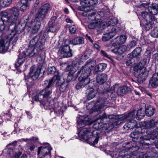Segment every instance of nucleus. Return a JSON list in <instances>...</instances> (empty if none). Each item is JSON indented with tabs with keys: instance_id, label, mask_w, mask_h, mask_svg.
<instances>
[{
	"instance_id": "obj_1",
	"label": "nucleus",
	"mask_w": 158,
	"mask_h": 158,
	"mask_svg": "<svg viewBox=\"0 0 158 158\" xmlns=\"http://www.w3.org/2000/svg\"><path fill=\"white\" fill-rule=\"evenodd\" d=\"M81 1L80 4L81 8L80 10L83 11L82 15L84 16H87L90 20H93L99 19L100 17H102L106 14L103 11H99L93 10V6L98 3V0H79Z\"/></svg>"
},
{
	"instance_id": "obj_2",
	"label": "nucleus",
	"mask_w": 158,
	"mask_h": 158,
	"mask_svg": "<svg viewBox=\"0 0 158 158\" xmlns=\"http://www.w3.org/2000/svg\"><path fill=\"white\" fill-rule=\"evenodd\" d=\"M127 148L131 152V154L129 155L127 152L123 150L119 153V155L122 157V158H153L155 155L153 152H141L138 153L137 151L139 149V147L135 144L134 145L127 146Z\"/></svg>"
},
{
	"instance_id": "obj_3",
	"label": "nucleus",
	"mask_w": 158,
	"mask_h": 158,
	"mask_svg": "<svg viewBox=\"0 0 158 158\" xmlns=\"http://www.w3.org/2000/svg\"><path fill=\"white\" fill-rule=\"evenodd\" d=\"M19 15V10L16 7L13 17V18L15 19L9 24L8 27V29L10 30L11 32H14L19 35L20 34L24 35L25 34V29L27 30V29H26L25 24L24 22L23 23V20L21 21V23L16 24Z\"/></svg>"
},
{
	"instance_id": "obj_4",
	"label": "nucleus",
	"mask_w": 158,
	"mask_h": 158,
	"mask_svg": "<svg viewBox=\"0 0 158 158\" xmlns=\"http://www.w3.org/2000/svg\"><path fill=\"white\" fill-rule=\"evenodd\" d=\"M30 18L29 16L26 15L23 17V22L26 25V29L27 32L31 31L33 34L37 32L40 27L41 23L40 21H37Z\"/></svg>"
},
{
	"instance_id": "obj_5",
	"label": "nucleus",
	"mask_w": 158,
	"mask_h": 158,
	"mask_svg": "<svg viewBox=\"0 0 158 158\" xmlns=\"http://www.w3.org/2000/svg\"><path fill=\"white\" fill-rule=\"evenodd\" d=\"M52 93V89L44 88L40 91L32 99L33 101L39 102L44 105L50 98V95Z\"/></svg>"
},
{
	"instance_id": "obj_6",
	"label": "nucleus",
	"mask_w": 158,
	"mask_h": 158,
	"mask_svg": "<svg viewBox=\"0 0 158 158\" xmlns=\"http://www.w3.org/2000/svg\"><path fill=\"white\" fill-rule=\"evenodd\" d=\"M15 7H13L10 9L9 12L8 13L6 12H3L2 13V17L0 19V28L1 29H5L6 26H5V23H8L9 24L11 22H13L15 19L13 18L15 12Z\"/></svg>"
},
{
	"instance_id": "obj_7",
	"label": "nucleus",
	"mask_w": 158,
	"mask_h": 158,
	"mask_svg": "<svg viewBox=\"0 0 158 158\" xmlns=\"http://www.w3.org/2000/svg\"><path fill=\"white\" fill-rule=\"evenodd\" d=\"M44 72L45 70L43 69V67L41 66H39L37 68L32 66L30 69L29 72L30 77H28L27 76H25V81L27 82H29L32 80H35L37 79L40 75L41 77L43 75Z\"/></svg>"
},
{
	"instance_id": "obj_8",
	"label": "nucleus",
	"mask_w": 158,
	"mask_h": 158,
	"mask_svg": "<svg viewBox=\"0 0 158 158\" xmlns=\"http://www.w3.org/2000/svg\"><path fill=\"white\" fill-rule=\"evenodd\" d=\"M98 130H94L92 128H83L78 133L79 137L85 140H88L93 136L96 137L99 134Z\"/></svg>"
},
{
	"instance_id": "obj_9",
	"label": "nucleus",
	"mask_w": 158,
	"mask_h": 158,
	"mask_svg": "<svg viewBox=\"0 0 158 158\" xmlns=\"http://www.w3.org/2000/svg\"><path fill=\"white\" fill-rule=\"evenodd\" d=\"M70 44V40L66 39L60 47L59 52L64 57L68 58L73 56L72 50L70 49L69 46Z\"/></svg>"
},
{
	"instance_id": "obj_10",
	"label": "nucleus",
	"mask_w": 158,
	"mask_h": 158,
	"mask_svg": "<svg viewBox=\"0 0 158 158\" xmlns=\"http://www.w3.org/2000/svg\"><path fill=\"white\" fill-rule=\"evenodd\" d=\"M108 127L104 126V124L100 122L99 119L94 123L93 126V128L95 129L94 130H98L100 132L99 134H101L103 135L104 133H108L110 131L114 128V126L111 124L108 125Z\"/></svg>"
},
{
	"instance_id": "obj_11",
	"label": "nucleus",
	"mask_w": 158,
	"mask_h": 158,
	"mask_svg": "<svg viewBox=\"0 0 158 158\" xmlns=\"http://www.w3.org/2000/svg\"><path fill=\"white\" fill-rule=\"evenodd\" d=\"M152 135V133L148 131L147 135H145L140 137V144H142V146L143 145H148L153 143L155 144L156 146L158 149V141L156 142L155 140L157 137L153 139H151V136Z\"/></svg>"
},
{
	"instance_id": "obj_12",
	"label": "nucleus",
	"mask_w": 158,
	"mask_h": 158,
	"mask_svg": "<svg viewBox=\"0 0 158 158\" xmlns=\"http://www.w3.org/2000/svg\"><path fill=\"white\" fill-rule=\"evenodd\" d=\"M94 67V65L92 64L91 61L87 62L81 67L80 70L77 72V73L81 74L80 76L88 77L91 73V68Z\"/></svg>"
},
{
	"instance_id": "obj_13",
	"label": "nucleus",
	"mask_w": 158,
	"mask_h": 158,
	"mask_svg": "<svg viewBox=\"0 0 158 158\" xmlns=\"http://www.w3.org/2000/svg\"><path fill=\"white\" fill-rule=\"evenodd\" d=\"M49 4L46 3L41 6L38 10L36 14V19L42 20L45 17L49 9Z\"/></svg>"
},
{
	"instance_id": "obj_14",
	"label": "nucleus",
	"mask_w": 158,
	"mask_h": 158,
	"mask_svg": "<svg viewBox=\"0 0 158 158\" xmlns=\"http://www.w3.org/2000/svg\"><path fill=\"white\" fill-rule=\"evenodd\" d=\"M106 26L105 23L102 22L101 20H99L98 21L95 23H92L88 25V27L90 29L95 28L98 34L102 32Z\"/></svg>"
},
{
	"instance_id": "obj_15",
	"label": "nucleus",
	"mask_w": 158,
	"mask_h": 158,
	"mask_svg": "<svg viewBox=\"0 0 158 158\" xmlns=\"http://www.w3.org/2000/svg\"><path fill=\"white\" fill-rule=\"evenodd\" d=\"M80 118H77V127L78 128H81V126L83 125H89L92 123V121L91 117L87 115L84 116L80 115Z\"/></svg>"
},
{
	"instance_id": "obj_16",
	"label": "nucleus",
	"mask_w": 158,
	"mask_h": 158,
	"mask_svg": "<svg viewBox=\"0 0 158 158\" xmlns=\"http://www.w3.org/2000/svg\"><path fill=\"white\" fill-rule=\"evenodd\" d=\"M135 114L133 112H131L127 115H125L124 116H122V115H119L118 116V119L117 121L114 122L113 124L111 123L110 124L113 125L114 127L115 126L120 125L127 120H130L131 118Z\"/></svg>"
},
{
	"instance_id": "obj_17",
	"label": "nucleus",
	"mask_w": 158,
	"mask_h": 158,
	"mask_svg": "<svg viewBox=\"0 0 158 158\" xmlns=\"http://www.w3.org/2000/svg\"><path fill=\"white\" fill-rule=\"evenodd\" d=\"M48 145L45 147H40L38 148L37 155L43 154L42 157H45L46 156H47L46 158H50L51 156V151L52 148L49 144L46 143Z\"/></svg>"
},
{
	"instance_id": "obj_18",
	"label": "nucleus",
	"mask_w": 158,
	"mask_h": 158,
	"mask_svg": "<svg viewBox=\"0 0 158 158\" xmlns=\"http://www.w3.org/2000/svg\"><path fill=\"white\" fill-rule=\"evenodd\" d=\"M79 82L76 86V88L79 89L81 88L85 87L87 88L90 83V79L88 77L80 76L79 78Z\"/></svg>"
},
{
	"instance_id": "obj_19",
	"label": "nucleus",
	"mask_w": 158,
	"mask_h": 158,
	"mask_svg": "<svg viewBox=\"0 0 158 158\" xmlns=\"http://www.w3.org/2000/svg\"><path fill=\"white\" fill-rule=\"evenodd\" d=\"M112 105L109 102L103 99L102 98H99L94 104L96 109H102L105 107L106 108L110 107Z\"/></svg>"
},
{
	"instance_id": "obj_20",
	"label": "nucleus",
	"mask_w": 158,
	"mask_h": 158,
	"mask_svg": "<svg viewBox=\"0 0 158 158\" xmlns=\"http://www.w3.org/2000/svg\"><path fill=\"white\" fill-rule=\"evenodd\" d=\"M23 54H24L25 55L28 56L29 57H35L36 58H39V60H42L40 53H39V50L37 49L36 48H34L32 49H28L26 52H23Z\"/></svg>"
},
{
	"instance_id": "obj_21",
	"label": "nucleus",
	"mask_w": 158,
	"mask_h": 158,
	"mask_svg": "<svg viewBox=\"0 0 158 158\" xmlns=\"http://www.w3.org/2000/svg\"><path fill=\"white\" fill-rule=\"evenodd\" d=\"M142 133L141 131V129L140 128H136L135 131L131 132L130 134V137L133 138V142H130L126 143L127 145H130L131 146L134 145L135 144V142H136L139 138L138 135Z\"/></svg>"
},
{
	"instance_id": "obj_22",
	"label": "nucleus",
	"mask_w": 158,
	"mask_h": 158,
	"mask_svg": "<svg viewBox=\"0 0 158 158\" xmlns=\"http://www.w3.org/2000/svg\"><path fill=\"white\" fill-rule=\"evenodd\" d=\"M149 84L153 88L158 86V73H155L152 75L150 78Z\"/></svg>"
},
{
	"instance_id": "obj_23",
	"label": "nucleus",
	"mask_w": 158,
	"mask_h": 158,
	"mask_svg": "<svg viewBox=\"0 0 158 158\" xmlns=\"http://www.w3.org/2000/svg\"><path fill=\"white\" fill-rule=\"evenodd\" d=\"M10 46V43L5 40H0V53H5L8 49Z\"/></svg>"
},
{
	"instance_id": "obj_24",
	"label": "nucleus",
	"mask_w": 158,
	"mask_h": 158,
	"mask_svg": "<svg viewBox=\"0 0 158 158\" xmlns=\"http://www.w3.org/2000/svg\"><path fill=\"white\" fill-rule=\"evenodd\" d=\"M131 90L130 87L127 86L119 87L117 90V94L120 96H123Z\"/></svg>"
},
{
	"instance_id": "obj_25",
	"label": "nucleus",
	"mask_w": 158,
	"mask_h": 158,
	"mask_svg": "<svg viewBox=\"0 0 158 158\" xmlns=\"http://www.w3.org/2000/svg\"><path fill=\"white\" fill-rule=\"evenodd\" d=\"M19 35H18L14 32H11L7 36V39L9 41L8 42L12 43L13 45H15L18 39V37Z\"/></svg>"
},
{
	"instance_id": "obj_26",
	"label": "nucleus",
	"mask_w": 158,
	"mask_h": 158,
	"mask_svg": "<svg viewBox=\"0 0 158 158\" xmlns=\"http://www.w3.org/2000/svg\"><path fill=\"white\" fill-rule=\"evenodd\" d=\"M127 38L126 35H123L117 37L115 38V42L113 43V46H114L123 44L125 42Z\"/></svg>"
},
{
	"instance_id": "obj_27",
	"label": "nucleus",
	"mask_w": 158,
	"mask_h": 158,
	"mask_svg": "<svg viewBox=\"0 0 158 158\" xmlns=\"http://www.w3.org/2000/svg\"><path fill=\"white\" fill-rule=\"evenodd\" d=\"M107 76L105 73L98 74L96 77V81L97 83L102 85L107 81Z\"/></svg>"
},
{
	"instance_id": "obj_28",
	"label": "nucleus",
	"mask_w": 158,
	"mask_h": 158,
	"mask_svg": "<svg viewBox=\"0 0 158 158\" xmlns=\"http://www.w3.org/2000/svg\"><path fill=\"white\" fill-rule=\"evenodd\" d=\"M59 77L57 76H54L51 79L46 80L44 81V86L45 88L52 89L51 87L55 82L56 79H58Z\"/></svg>"
},
{
	"instance_id": "obj_29",
	"label": "nucleus",
	"mask_w": 158,
	"mask_h": 158,
	"mask_svg": "<svg viewBox=\"0 0 158 158\" xmlns=\"http://www.w3.org/2000/svg\"><path fill=\"white\" fill-rule=\"evenodd\" d=\"M141 51V48L137 47L130 54V56L132 58H136V60L138 61L139 60V56L140 55Z\"/></svg>"
},
{
	"instance_id": "obj_30",
	"label": "nucleus",
	"mask_w": 158,
	"mask_h": 158,
	"mask_svg": "<svg viewBox=\"0 0 158 158\" xmlns=\"http://www.w3.org/2000/svg\"><path fill=\"white\" fill-rule=\"evenodd\" d=\"M141 14L143 18L146 21H150V20H156V18L152 14L150 15L148 12L146 11H143L141 12Z\"/></svg>"
},
{
	"instance_id": "obj_31",
	"label": "nucleus",
	"mask_w": 158,
	"mask_h": 158,
	"mask_svg": "<svg viewBox=\"0 0 158 158\" xmlns=\"http://www.w3.org/2000/svg\"><path fill=\"white\" fill-rule=\"evenodd\" d=\"M156 21V20H151L150 21H146V23L145 24L143 23L142 21H140V24L142 26L144 27L146 30L148 31L152 27L154 22Z\"/></svg>"
},
{
	"instance_id": "obj_32",
	"label": "nucleus",
	"mask_w": 158,
	"mask_h": 158,
	"mask_svg": "<svg viewBox=\"0 0 158 158\" xmlns=\"http://www.w3.org/2000/svg\"><path fill=\"white\" fill-rule=\"evenodd\" d=\"M107 67V64L105 63H100L97 65L94 71V74H97L99 72L103 71Z\"/></svg>"
},
{
	"instance_id": "obj_33",
	"label": "nucleus",
	"mask_w": 158,
	"mask_h": 158,
	"mask_svg": "<svg viewBox=\"0 0 158 158\" xmlns=\"http://www.w3.org/2000/svg\"><path fill=\"white\" fill-rule=\"evenodd\" d=\"M99 120L100 122L104 124V126L108 127V125L111 123L109 122V118H108L107 116L105 113L102 114L101 116H99Z\"/></svg>"
},
{
	"instance_id": "obj_34",
	"label": "nucleus",
	"mask_w": 158,
	"mask_h": 158,
	"mask_svg": "<svg viewBox=\"0 0 158 158\" xmlns=\"http://www.w3.org/2000/svg\"><path fill=\"white\" fill-rule=\"evenodd\" d=\"M86 93L87 96V99L88 100H90L94 98L95 96L94 89L92 87L89 88V86L87 87Z\"/></svg>"
},
{
	"instance_id": "obj_35",
	"label": "nucleus",
	"mask_w": 158,
	"mask_h": 158,
	"mask_svg": "<svg viewBox=\"0 0 158 158\" xmlns=\"http://www.w3.org/2000/svg\"><path fill=\"white\" fill-rule=\"evenodd\" d=\"M148 11L153 15H157L158 13L157 4L156 3H152L151 6L148 8Z\"/></svg>"
},
{
	"instance_id": "obj_36",
	"label": "nucleus",
	"mask_w": 158,
	"mask_h": 158,
	"mask_svg": "<svg viewBox=\"0 0 158 158\" xmlns=\"http://www.w3.org/2000/svg\"><path fill=\"white\" fill-rule=\"evenodd\" d=\"M137 123L135 120L131 119L125 124L123 127L126 129V128L129 129H132L137 126Z\"/></svg>"
},
{
	"instance_id": "obj_37",
	"label": "nucleus",
	"mask_w": 158,
	"mask_h": 158,
	"mask_svg": "<svg viewBox=\"0 0 158 158\" xmlns=\"http://www.w3.org/2000/svg\"><path fill=\"white\" fill-rule=\"evenodd\" d=\"M110 30L109 32L110 34L112 36V37H113L117 34L120 32L121 30L120 27L117 26L110 27Z\"/></svg>"
},
{
	"instance_id": "obj_38",
	"label": "nucleus",
	"mask_w": 158,
	"mask_h": 158,
	"mask_svg": "<svg viewBox=\"0 0 158 158\" xmlns=\"http://www.w3.org/2000/svg\"><path fill=\"white\" fill-rule=\"evenodd\" d=\"M40 38V35H38L33 37L30 42L29 47H32L37 44Z\"/></svg>"
},
{
	"instance_id": "obj_39",
	"label": "nucleus",
	"mask_w": 158,
	"mask_h": 158,
	"mask_svg": "<svg viewBox=\"0 0 158 158\" xmlns=\"http://www.w3.org/2000/svg\"><path fill=\"white\" fill-rule=\"evenodd\" d=\"M23 54V56H22V55L21 54H20L19 55L17 61L15 64V66L16 68H17L21 65L24 61L26 56L24 54Z\"/></svg>"
},
{
	"instance_id": "obj_40",
	"label": "nucleus",
	"mask_w": 158,
	"mask_h": 158,
	"mask_svg": "<svg viewBox=\"0 0 158 158\" xmlns=\"http://www.w3.org/2000/svg\"><path fill=\"white\" fill-rule=\"evenodd\" d=\"M138 75V78L141 81H144L148 77V72L146 70H142Z\"/></svg>"
},
{
	"instance_id": "obj_41",
	"label": "nucleus",
	"mask_w": 158,
	"mask_h": 158,
	"mask_svg": "<svg viewBox=\"0 0 158 158\" xmlns=\"http://www.w3.org/2000/svg\"><path fill=\"white\" fill-rule=\"evenodd\" d=\"M72 42L75 45H80L84 44V39L82 37H76L72 40Z\"/></svg>"
},
{
	"instance_id": "obj_42",
	"label": "nucleus",
	"mask_w": 158,
	"mask_h": 158,
	"mask_svg": "<svg viewBox=\"0 0 158 158\" xmlns=\"http://www.w3.org/2000/svg\"><path fill=\"white\" fill-rule=\"evenodd\" d=\"M154 119H152L148 121L144 122L142 124L145 128H148L154 127Z\"/></svg>"
},
{
	"instance_id": "obj_43",
	"label": "nucleus",
	"mask_w": 158,
	"mask_h": 158,
	"mask_svg": "<svg viewBox=\"0 0 158 158\" xmlns=\"http://www.w3.org/2000/svg\"><path fill=\"white\" fill-rule=\"evenodd\" d=\"M48 74H55V75H58V72L54 66H50L48 67Z\"/></svg>"
},
{
	"instance_id": "obj_44",
	"label": "nucleus",
	"mask_w": 158,
	"mask_h": 158,
	"mask_svg": "<svg viewBox=\"0 0 158 158\" xmlns=\"http://www.w3.org/2000/svg\"><path fill=\"white\" fill-rule=\"evenodd\" d=\"M12 2V0H0V5L2 7L9 6Z\"/></svg>"
},
{
	"instance_id": "obj_45",
	"label": "nucleus",
	"mask_w": 158,
	"mask_h": 158,
	"mask_svg": "<svg viewBox=\"0 0 158 158\" xmlns=\"http://www.w3.org/2000/svg\"><path fill=\"white\" fill-rule=\"evenodd\" d=\"M27 1V0H21V2L23 3V4L21 6V11H24L28 9L29 6Z\"/></svg>"
},
{
	"instance_id": "obj_46",
	"label": "nucleus",
	"mask_w": 158,
	"mask_h": 158,
	"mask_svg": "<svg viewBox=\"0 0 158 158\" xmlns=\"http://www.w3.org/2000/svg\"><path fill=\"white\" fill-rule=\"evenodd\" d=\"M118 22L117 19L114 18L110 19L107 23V25L108 26H114Z\"/></svg>"
},
{
	"instance_id": "obj_47",
	"label": "nucleus",
	"mask_w": 158,
	"mask_h": 158,
	"mask_svg": "<svg viewBox=\"0 0 158 158\" xmlns=\"http://www.w3.org/2000/svg\"><path fill=\"white\" fill-rule=\"evenodd\" d=\"M49 31L52 32H55L59 29V25H49Z\"/></svg>"
},
{
	"instance_id": "obj_48",
	"label": "nucleus",
	"mask_w": 158,
	"mask_h": 158,
	"mask_svg": "<svg viewBox=\"0 0 158 158\" xmlns=\"http://www.w3.org/2000/svg\"><path fill=\"white\" fill-rule=\"evenodd\" d=\"M112 37L110 33L108 32L103 35L102 39L103 41H106L109 40Z\"/></svg>"
},
{
	"instance_id": "obj_49",
	"label": "nucleus",
	"mask_w": 158,
	"mask_h": 158,
	"mask_svg": "<svg viewBox=\"0 0 158 158\" xmlns=\"http://www.w3.org/2000/svg\"><path fill=\"white\" fill-rule=\"evenodd\" d=\"M54 76H57L59 77V78L58 79H56V80H57V81L56 84V87H60L62 85H63L65 82L64 80H61L60 77L59 75H55Z\"/></svg>"
},
{
	"instance_id": "obj_50",
	"label": "nucleus",
	"mask_w": 158,
	"mask_h": 158,
	"mask_svg": "<svg viewBox=\"0 0 158 158\" xmlns=\"http://www.w3.org/2000/svg\"><path fill=\"white\" fill-rule=\"evenodd\" d=\"M124 47H121L118 48H116L111 50V51L116 54H122L124 52V51L122 50L123 48Z\"/></svg>"
},
{
	"instance_id": "obj_51",
	"label": "nucleus",
	"mask_w": 158,
	"mask_h": 158,
	"mask_svg": "<svg viewBox=\"0 0 158 158\" xmlns=\"http://www.w3.org/2000/svg\"><path fill=\"white\" fill-rule=\"evenodd\" d=\"M57 22L56 18V17H53L51 18L49 23V25H59Z\"/></svg>"
},
{
	"instance_id": "obj_52",
	"label": "nucleus",
	"mask_w": 158,
	"mask_h": 158,
	"mask_svg": "<svg viewBox=\"0 0 158 158\" xmlns=\"http://www.w3.org/2000/svg\"><path fill=\"white\" fill-rule=\"evenodd\" d=\"M142 109H138L136 112V115L137 117L140 119L142 118L144 116V113Z\"/></svg>"
},
{
	"instance_id": "obj_53",
	"label": "nucleus",
	"mask_w": 158,
	"mask_h": 158,
	"mask_svg": "<svg viewBox=\"0 0 158 158\" xmlns=\"http://www.w3.org/2000/svg\"><path fill=\"white\" fill-rule=\"evenodd\" d=\"M151 36L154 38H158V27H155L151 32Z\"/></svg>"
},
{
	"instance_id": "obj_54",
	"label": "nucleus",
	"mask_w": 158,
	"mask_h": 158,
	"mask_svg": "<svg viewBox=\"0 0 158 158\" xmlns=\"http://www.w3.org/2000/svg\"><path fill=\"white\" fill-rule=\"evenodd\" d=\"M147 63V60L146 59H144L141 60L140 62L138 64L140 67H142V70H145L146 69V67H144V66Z\"/></svg>"
},
{
	"instance_id": "obj_55",
	"label": "nucleus",
	"mask_w": 158,
	"mask_h": 158,
	"mask_svg": "<svg viewBox=\"0 0 158 158\" xmlns=\"http://www.w3.org/2000/svg\"><path fill=\"white\" fill-rule=\"evenodd\" d=\"M145 113L148 116H151L154 114V109H145Z\"/></svg>"
},
{
	"instance_id": "obj_56",
	"label": "nucleus",
	"mask_w": 158,
	"mask_h": 158,
	"mask_svg": "<svg viewBox=\"0 0 158 158\" xmlns=\"http://www.w3.org/2000/svg\"><path fill=\"white\" fill-rule=\"evenodd\" d=\"M68 84L65 82L64 84L59 87V90L61 92H63L66 89L68 86Z\"/></svg>"
},
{
	"instance_id": "obj_57",
	"label": "nucleus",
	"mask_w": 158,
	"mask_h": 158,
	"mask_svg": "<svg viewBox=\"0 0 158 158\" xmlns=\"http://www.w3.org/2000/svg\"><path fill=\"white\" fill-rule=\"evenodd\" d=\"M70 32L71 34H74L76 30V27L74 25H71L69 27Z\"/></svg>"
},
{
	"instance_id": "obj_58",
	"label": "nucleus",
	"mask_w": 158,
	"mask_h": 158,
	"mask_svg": "<svg viewBox=\"0 0 158 158\" xmlns=\"http://www.w3.org/2000/svg\"><path fill=\"white\" fill-rule=\"evenodd\" d=\"M39 44L38 48H36L37 49L39 50V53H40V52L41 50H42L44 48V42H41L40 43H38Z\"/></svg>"
},
{
	"instance_id": "obj_59",
	"label": "nucleus",
	"mask_w": 158,
	"mask_h": 158,
	"mask_svg": "<svg viewBox=\"0 0 158 158\" xmlns=\"http://www.w3.org/2000/svg\"><path fill=\"white\" fill-rule=\"evenodd\" d=\"M116 85V84H115L111 87L106 89V92H111V93L114 92L115 90V86Z\"/></svg>"
},
{
	"instance_id": "obj_60",
	"label": "nucleus",
	"mask_w": 158,
	"mask_h": 158,
	"mask_svg": "<svg viewBox=\"0 0 158 158\" xmlns=\"http://www.w3.org/2000/svg\"><path fill=\"white\" fill-rule=\"evenodd\" d=\"M136 44V42L135 40H133L131 42L130 44L128 45L127 47L129 48H132Z\"/></svg>"
},
{
	"instance_id": "obj_61",
	"label": "nucleus",
	"mask_w": 158,
	"mask_h": 158,
	"mask_svg": "<svg viewBox=\"0 0 158 158\" xmlns=\"http://www.w3.org/2000/svg\"><path fill=\"white\" fill-rule=\"evenodd\" d=\"M53 110L55 113H56V114L58 116L63 115V110H62V109H53Z\"/></svg>"
},
{
	"instance_id": "obj_62",
	"label": "nucleus",
	"mask_w": 158,
	"mask_h": 158,
	"mask_svg": "<svg viewBox=\"0 0 158 158\" xmlns=\"http://www.w3.org/2000/svg\"><path fill=\"white\" fill-rule=\"evenodd\" d=\"M149 3L146 2H145L144 3H141L140 6L141 7H144V8H148H148L150 7V6H149Z\"/></svg>"
},
{
	"instance_id": "obj_63",
	"label": "nucleus",
	"mask_w": 158,
	"mask_h": 158,
	"mask_svg": "<svg viewBox=\"0 0 158 158\" xmlns=\"http://www.w3.org/2000/svg\"><path fill=\"white\" fill-rule=\"evenodd\" d=\"M152 135H151V139H153L157 137L158 135V130L156 131H154L152 133Z\"/></svg>"
},
{
	"instance_id": "obj_64",
	"label": "nucleus",
	"mask_w": 158,
	"mask_h": 158,
	"mask_svg": "<svg viewBox=\"0 0 158 158\" xmlns=\"http://www.w3.org/2000/svg\"><path fill=\"white\" fill-rule=\"evenodd\" d=\"M74 70L75 69H74ZM75 70H71L69 72V74L70 75H73V76H74V78H76L77 77L78 75L79 74H78L77 73L75 74Z\"/></svg>"
}]
</instances>
